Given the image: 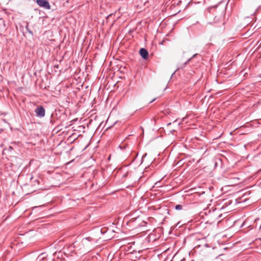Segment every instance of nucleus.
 <instances>
[{
  "label": "nucleus",
  "mask_w": 261,
  "mask_h": 261,
  "mask_svg": "<svg viewBox=\"0 0 261 261\" xmlns=\"http://www.w3.org/2000/svg\"><path fill=\"white\" fill-rule=\"evenodd\" d=\"M36 116L37 117L42 118L45 116V110L43 106H38L35 110Z\"/></svg>",
  "instance_id": "1"
},
{
  "label": "nucleus",
  "mask_w": 261,
  "mask_h": 261,
  "mask_svg": "<svg viewBox=\"0 0 261 261\" xmlns=\"http://www.w3.org/2000/svg\"><path fill=\"white\" fill-rule=\"evenodd\" d=\"M224 14L225 10L224 9L220 11L214 18V22L218 23L219 22L222 21L224 19Z\"/></svg>",
  "instance_id": "2"
},
{
  "label": "nucleus",
  "mask_w": 261,
  "mask_h": 261,
  "mask_svg": "<svg viewBox=\"0 0 261 261\" xmlns=\"http://www.w3.org/2000/svg\"><path fill=\"white\" fill-rule=\"evenodd\" d=\"M36 3L41 7L48 10L50 9L49 3L47 0H37Z\"/></svg>",
  "instance_id": "3"
},
{
  "label": "nucleus",
  "mask_w": 261,
  "mask_h": 261,
  "mask_svg": "<svg viewBox=\"0 0 261 261\" xmlns=\"http://www.w3.org/2000/svg\"><path fill=\"white\" fill-rule=\"evenodd\" d=\"M139 53L142 57V58L144 59H147L148 57V53L147 50L143 48H142L140 49Z\"/></svg>",
  "instance_id": "4"
},
{
  "label": "nucleus",
  "mask_w": 261,
  "mask_h": 261,
  "mask_svg": "<svg viewBox=\"0 0 261 261\" xmlns=\"http://www.w3.org/2000/svg\"><path fill=\"white\" fill-rule=\"evenodd\" d=\"M175 208L176 210H181L182 209V205H181L180 204H177V205H175Z\"/></svg>",
  "instance_id": "5"
},
{
  "label": "nucleus",
  "mask_w": 261,
  "mask_h": 261,
  "mask_svg": "<svg viewBox=\"0 0 261 261\" xmlns=\"http://www.w3.org/2000/svg\"><path fill=\"white\" fill-rule=\"evenodd\" d=\"M119 147L123 150H125L126 148V146L124 144H121L119 145Z\"/></svg>",
  "instance_id": "6"
},
{
  "label": "nucleus",
  "mask_w": 261,
  "mask_h": 261,
  "mask_svg": "<svg viewBox=\"0 0 261 261\" xmlns=\"http://www.w3.org/2000/svg\"><path fill=\"white\" fill-rule=\"evenodd\" d=\"M192 58H190L189 59L186 63H185V65L187 64L191 59Z\"/></svg>",
  "instance_id": "7"
},
{
  "label": "nucleus",
  "mask_w": 261,
  "mask_h": 261,
  "mask_svg": "<svg viewBox=\"0 0 261 261\" xmlns=\"http://www.w3.org/2000/svg\"><path fill=\"white\" fill-rule=\"evenodd\" d=\"M155 100V98H154L153 99H152V100L150 102V103L152 102H153V101H154Z\"/></svg>",
  "instance_id": "8"
}]
</instances>
